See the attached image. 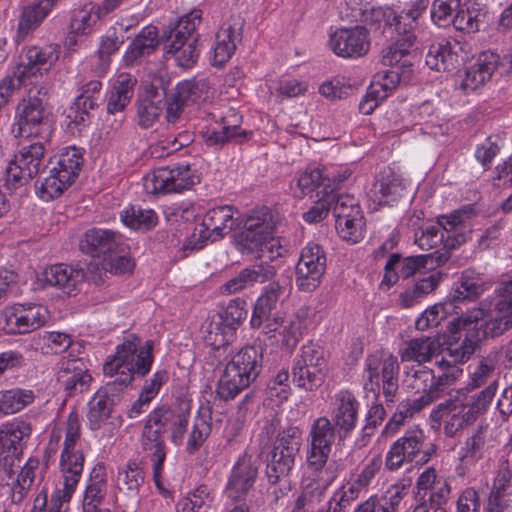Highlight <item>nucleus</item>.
I'll return each instance as SVG.
<instances>
[{
    "instance_id": "obj_1",
    "label": "nucleus",
    "mask_w": 512,
    "mask_h": 512,
    "mask_svg": "<svg viewBox=\"0 0 512 512\" xmlns=\"http://www.w3.org/2000/svg\"><path fill=\"white\" fill-rule=\"evenodd\" d=\"M140 339L131 334L116 347L114 355L103 365L106 376L114 378L101 387L88 403L87 419L92 430H98L110 418L119 395L131 383L135 374L145 376L153 362V342L139 348Z\"/></svg>"
},
{
    "instance_id": "obj_2",
    "label": "nucleus",
    "mask_w": 512,
    "mask_h": 512,
    "mask_svg": "<svg viewBox=\"0 0 512 512\" xmlns=\"http://www.w3.org/2000/svg\"><path fill=\"white\" fill-rule=\"evenodd\" d=\"M202 11L193 9L176 22L164 26L160 40L164 44V57L174 58L179 67H193L199 58L198 35H194L199 25Z\"/></svg>"
},
{
    "instance_id": "obj_3",
    "label": "nucleus",
    "mask_w": 512,
    "mask_h": 512,
    "mask_svg": "<svg viewBox=\"0 0 512 512\" xmlns=\"http://www.w3.org/2000/svg\"><path fill=\"white\" fill-rule=\"evenodd\" d=\"M262 368V348L254 345L244 346L226 364L217 384V395L224 401L234 399L257 379Z\"/></svg>"
},
{
    "instance_id": "obj_4",
    "label": "nucleus",
    "mask_w": 512,
    "mask_h": 512,
    "mask_svg": "<svg viewBox=\"0 0 512 512\" xmlns=\"http://www.w3.org/2000/svg\"><path fill=\"white\" fill-rule=\"evenodd\" d=\"M512 328V315L496 303L492 309L481 307L468 310L465 315L451 320L447 326L451 334L460 331H471L478 342L487 338H495Z\"/></svg>"
},
{
    "instance_id": "obj_5",
    "label": "nucleus",
    "mask_w": 512,
    "mask_h": 512,
    "mask_svg": "<svg viewBox=\"0 0 512 512\" xmlns=\"http://www.w3.org/2000/svg\"><path fill=\"white\" fill-rule=\"evenodd\" d=\"M48 93L44 86H33L16 108V136L31 137L48 134L51 128Z\"/></svg>"
},
{
    "instance_id": "obj_6",
    "label": "nucleus",
    "mask_w": 512,
    "mask_h": 512,
    "mask_svg": "<svg viewBox=\"0 0 512 512\" xmlns=\"http://www.w3.org/2000/svg\"><path fill=\"white\" fill-rule=\"evenodd\" d=\"M178 412L161 406L150 412L142 432V448L148 454L153 469V479L160 487V477L166 459L163 434L169 429Z\"/></svg>"
},
{
    "instance_id": "obj_7",
    "label": "nucleus",
    "mask_w": 512,
    "mask_h": 512,
    "mask_svg": "<svg viewBox=\"0 0 512 512\" xmlns=\"http://www.w3.org/2000/svg\"><path fill=\"white\" fill-rule=\"evenodd\" d=\"M436 452V446L426 443V437L418 427L408 429L390 447L385 458V467L389 471L400 469L405 463L426 464Z\"/></svg>"
},
{
    "instance_id": "obj_8",
    "label": "nucleus",
    "mask_w": 512,
    "mask_h": 512,
    "mask_svg": "<svg viewBox=\"0 0 512 512\" xmlns=\"http://www.w3.org/2000/svg\"><path fill=\"white\" fill-rule=\"evenodd\" d=\"M399 363L395 356L370 354L365 359L364 389L377 395L382 383L386 402H394L399 389Z\"/></svg>"
},
{
    "instance_id": "obj_9",
    "label": "nucleus",
    "mask_w": 512,
    "mask_h": 512,
    "mask_svg": "<svg viewBox=\"0 0 512 512\" xmlns=\"http://www.w3.org/2000/svg\"><path fill=\"white\" fill-rule=\"evenodd\" d=\"M246 302L236 298L214 314L207 326L205 342L215 350L226 347L235 337L237 329L247 316Z\"/></svg>"
},
{
    "instance_id": "obj_10",
    "label": "nucleus",
    "mask_w": 512,
    "mask_h": 512,
    "mask_svg": "<svg viewBox=\"0 0 512 512\" xmlns=\"http://www.w3.org/2000/svg\"><path fill=\"white\" fill-rule=\"evenodd\" d=\"M44 153L45 148L41 142L23 146L6 167L5 186L7 189L16 190L34 178L40 171Z\"/></svg>"
},
{
    "instance_id": "obj_11",
    "label": "nucleus",
    "mask_w": 512,
    "mask_h": 512,
    "mask_svg": "<svg viewBox=\"0 0 512 512\" xmlns=\"http://www.w3.org/2000/svg\"><path fill=\"white\" fill-rule=\"evenodd\" d=\"M49 311L37 303H16L6 307L1 314L3 329L8 334H26L43 327Z\"/></svg>"
},
{
    "instance_id": "obj_12",
    "label": "nucleus",
    "mask_w": 512,
    "mask_h": 512,
    "mask_svg": "<svg viewBox=\"0 0 512 512\" xmlns=\"http://www.w3.org/2000/svg\"><path fill=\"white\" fill-rule=\"evenodd\" d=\"M283 294V286L278 281H272L262 290L257 298L250 325L254 329H262L266 335H270L283 325V317L276 310L280 296Z\"/></svg>"
},
{
    "instance_id": "obj_13",
    "label": "nucleus",
    "mask_w": 512,
    "mask_h": 512,
    "mask_svg": "<svg viewBox=\"0 0 512 512\" xmlns=\"http://www.w3.org/2000/svg\"><path fill=\"white\" fill-rule=\"evenodd\" d=\"M198 179L189 166L161 167L144 178V189L150 194L180 193L191 189Z\"/></svg>"
},
{
    "instance_id": "obj_14",
    "label": "nucleus",
    "mask_w": 512,
    "mask_h": 512,
    "mask_svg": "<svg viewBox=\"0 0 512 512\" xmlns=\"http://www.w3.org/2000/svg\"><path fill=\"white\" fill-rule=\"evenodd\" d=\"M460 373V369L452 368L436 376L432 369L424 367L413 372L409 378V387L415 390V393L421 394L417 399L430 405L450 389Z\"/></svg>"
},
{
    "instance_id": "obj_15",
    "label": "nucleus",
    "mask_w": 512,
    "mask_h": 512,
    "mask_svg": "<svg viewBox=\"0 0 512 512\" xmlns=\"http://www.w3.org/2000/svg\"><path fill=\"white\" fill-rule=\"evenodd\" d=\"M326 254L322 246L308 243L296 265V285L300 291L312 292L321 283L326 270Z\"/></svg>"
},
{
    "instance_id": "obj_16",
    "label": "nucleus",
    "mask_w": 512,
    "mask_h": 512,
    "mask_svg": "<svg viewBox=\"0 0 512 512\" xmlns=\"http://www.w3.org/2000/svg\"><path fill=\"white\" fill-rule=\"evenodd\" d=\"M235 224L234 211L231 206H220L210 209L204 216L200 237L197 241L189 240L182 249L184 251L199 250L203 248L207 240L215 242L230 233Z\"/></svg>"
},
{
    "instance_id": "obj_17",
    "label": "nucleus",
    "mask_w": 512,
    "mask_h": 512,
    "mask_svg": "<svg viewBox=\"0 0 512 512\" xmlns=\"http://www.w3.org/2000/svg\"><path fill=\"white\" fill-rule=\"evenodd\" d=\"M169 82L156 77L137 101V123L143 129L151 128L159 119L165 107Z\"/></svg>"
},
{
    "instance_id": "obj_18",
    "label": "nucleus",
    "mask_w": 512,
    "mask_h": 512,
    "mask_svg": "<svg viewBox=\"0 0 512 512\" xmlns=\"http://www.w3.org/2000/svg\"><path fill=\"white\" fill-rule=\"evenodd\" d=\"M329 46L339 57L357 59L370 49L369 31L364 26L340 28L330 34Z\"/></svg>"
},
{
    "instance_id": "obj_19",
    "label": "nucleus",
    "mask_w": 512,
    "mask_h": 512,
    "mask_svg": "<svg viewBox=\"0 0 512 512\" xmlns=\"http://www.w3.org/2000/svg\"><path fill=\"white\" fill-rule=\"evenodd\" d=\"M472 213L473 209L471 207H464L452 212L448 216H442L440 218V226L446 231L447 236H444L442 242L444 246L442 250H437L432 253L435 254L436 266L446 263L451 256V251L466 243L468 234L462 223L466 218H469Z\"/></svg>"
},
{
    "instance_id": "obj_20",
    "label": "nucleus",
    "mask_w": 512,
    "mask_h": 512,
    "mask_svg": "<svg viewBox=\"0 0 512 512\" xmlns=\"http://www.w3.org/2000/svg\"><path fill=\"white\" fill-rule=\"evenodd\" d=\"M336 437V427L326 417L317 418L310 430V451L307 462L311 469L321 470L329 458Z\"/></svg>"
},
{
    "instance_id": "obj_21",
    "label": "nucleus",
    "mask_w": 512,
    "mask_h": 512,
    "mask_svg": "<svg viewBox=\"0 0 512 512\" xmlns=\"http://www.w3.org/2000/svg\"><path fill=\"white\" fill-rule=\"evenodd\" d=\"M258 474V461L245 452L234 464L225 492L233 501H242L253 488Z\"/></svg>"
},
{
    "instance_id": "obj_22",
    "label": "nucleus",
    "mask_w": 512,
    "mask_h": 512,
    "mask_svg": "<svg viewBox=\"0 0 512 512\" xmlns=\"http://www.w3.org/2000/svg\"><path fill=\"white\" fill-rule=\"evenodd\" d=\"M59 59V47L57 45H46L44 47L31 46L23 56L15 72L16 88L25 83L40 70L48 71L49 68Z\"/></svg>"
},
{
    "instance_id": "obj_23",
    "label": "nucleus",
    "mask_w": 512,
    "mask_h": 512,
    "mask_svg": "<svg viewBox=\"0 0 512 512\" xmlns=\"http://www.w3.org/2000/svg\"><path fill=\"white\" fill-rule=\"evenodd\" d=\"M468 57L469 53L458 41L442 40L430 45L426 64L438 72H453L457 71Z\"/></svg>"
},
{
    "instance_id": "obj_24",
    "label": "nucleus",
    "mask_w": 512,
    "mask_h": 512,
    "mask_svg": "<svg viewBox=\"0 0 512 512\" xmlns=\"http://www.w3.org/2000/svg\"><path fill=\"white\" fill-rule=\"evenodd\" d=\"M434 266H436L435 254L432 253L409 256L403 259L400 254L394 253L389 256L384 267L385 273L382 283L391 286L398 281L399 277L408 279L416 272L422 269H432Z\"/></svg>"
},
{
    "instance_id": "obj_25",
    "label": "nucleus",
    "mask_w": 512,
    "mask_h": 512,
    "mask_svg": "<svg viewBox=\"0 0 512 512\" xmlns=\"http://www.w3.org/2000/svg\"><path fill=\"white\" fill-rule=\"evenodd\" d=\"M57 381L67 396L72 397L89 389L92 376L83 359H67L60 362Z\"/></svg>"
},
{
    "instance_id": "obj_26",
    "label": "nucleus",
    "mask_w": 512,
    "mask_h": 512,
    "mask_svg": "<svg viewBox=\"0 0 512 512\" xmlns=\"http://www.w3.org/2000/svg\"><path fill=\"white\" fill-rule=\"evenodd\" d=\"M79 247L85 254L92 257L105 258L110 253L123 250L121 234L108 229L91 228L82 236Z\"/></svg>"
},
{
    "instance_id": "obj_27",
    "label": "nucleus",
    "mask_w": 512,
    "mask_h": 512,
    "mask_svg": "<svg viewBox=\"0 0 512 512\" xmlns=\"http://www.w3.org/2000/svg\"><path fill=\"white\" fill-rule=\"evenodd\" d=\"M359 402L348 390L335 395L332 419L340 439H344L355 428L358 418Z\"/></svg>"
},
{
    "instance_id": "obj_28",
    "label": "nucleus",
    "mask_w": 512,
    "mask_h": 512,
    "mask_svg": "<svg viewBox=\"0 0 512 512\" xmlns=\"http://www.w3.org/2000/svg\"><path fill=\"white\" fill-rule=\"evenodd\" d=\"M276 276V268L268 262H259L242 269L237 276L221 287L224 294H234L254 284L272 282Z\"/></svg>"
},
{
    "instance_id": "obj_29",
    "label": "nucleus",
    "mask_w": 512,
    "mask_h": 512,
    "mask_svg": "<svg viewBox=\"0 0 512 512\" xmlns=\"http://www.w3.org/2000/svg\"><path fill=\"white\" fill-rule=\"evenodd\" d=\"M484 292V285L479 277H475L471 272L466 271L462 273L459 280L454 284L451 292L445 300L450 303L452 310L456 315L463 316L466 312L463 311L461 305L466 302L476 301Z\"/></svg>"
},
{
    "instance_id": "obj_30",
    "label": "nucleus",
    "mask_w": 512,
    "mask_h": 512,
    "mask_svg": "<svg viewBox=\"0 0 512 512\" xmlns=\"http://www.w3.org/2000/svg\"><path fill=\"white\" fill-rule=\"evenodd\" d=\"M30 428L23 422H8L0 426V464L11 466L21 454V441L29 435Z\"/></svg>"
},
{
    "instance_id": "obj_31",
    "label": "nucleus",
    "mask_w": 512,
    "mask_h": 512,
    "mask_svg": "<svg viewBox=\"0 0 512 512\" xmlns=\"http://www.w3.org/2000/svg\"><path fill=\"white\" fill-rule=\"evenodd\" d=\"M84 455L79 450H62L60 470L63 476V489L60 492L64 501H69L82 475Z\"/></svg>"
},
{
    "instance_id": "obj_32",
    "label": "nucleus",
    "mask_w": 512,
    "mask_h": 512,
    "mask_svg": "<svg viewBox=\"0 0 512 512\" xmlns=\"http://www.w3.org/2000/svg\"><path fill=\"white\" fill-rule=\"evenodd\" d=\"M83 279L84 273L81 269L66 264H56L46 268L39 278L44 287H57L67 294H71Z\"/></svg>"
},
{
    "instance_id": "obj_33",
    "label": "nucleus",
    "mask_w": 512,
    "mask_h": 512,
    "mask_svg": "<svg viewBox=\"0 0 512 512\" xmlns=\"http://www.w3.org/2000/svg\"><path fill=\"white\" fill-rule=\"evenodd\" d=\"M499 55L486 51L479 55L477 61L470 66L461 83L465 91H474L491 78L498 68Z\"/></svg>"
},
{
    "instance_id": "obj_34",
    "label": "nucleus",
    "mask_w": 512,
    "mask_h": 512,
    "mask_svg": "<svg viewBox=\"0 0 512 512\" xmlns=\"http://www.w3.org/2000/svg\"><path fill=\"white\" fill-rule=\"evenodd\" d=\"M51 10L50 4L44 3L42 0H36L31 5L24 7L15 35L16 43L24 42L40 26Z\"/></svg>"
},
{
    "instance_id": "obj_35",
    "label": "nucleus",
    "mask_w": 512,
    "mask_h": 512,
    "mask_svg": "<svg viewBox=\"0 0 512 512\" xmlns=\"http://www.w3.org/2000/svg\"><path fill=\"white\" fill-rule=\"evenodd\" d=\"M297 185L303 195L310 194L311 198L313 192H316L315 197L334 196L335 185L331 184L330 174L325 173L324 169H306L298 178Z\"/></svg>"
},
{
    "instance_id": "obj_36",
    "label": "nucleus",
    "mask_w": 512,
    "mask_h": 512,
    "mask_svg": "<svg viewBox=\"0 0 512 512\" xmlns=\"http://www.w3.org/2000/svg\"><path fill=\"white\" fill-rule=\"evenodd\" d=\"M145 473L136 461H129L120 468L116 477V488L131 500H137L141 486L144 484Z\"/></svg>"
},
{
    "instance_id": "obj_37",
    "label": "nucleus",
    "mask_w": 512,
    "mask_h": 512,
    "mask_svg": "<svg viewBox=\"0 0 512 512\" xmlns=\"http://www.w3.org/2000/svg\"><path fill=\"white\" fill-rule=\"evenodd\" d=\"M161 42L158 37V29L153 25H148L139 32L132 43L129 45L124 60L127 64H132L142 57L149 56Z\"/></svg>"
},
{
    "instance_id": "obj_38",
    "label": "nucleus",
    "mask_w": 512,
    "mask_h": 512,
    "mask_svg": "<svg viewBox=\"0 0 512 512\" xmlns=\"http://www.w3.org/2000/svg\"><path fill=\"white\" fill-rule=\"evenodd\" d=\"M83 166L81 149L76 147L65 148L58 156L56 165L51 168V173L62 177L66 183L72 185Z\"/></svg>"
},
{
    "instance_id": "obj_39",
    "label": "nucleus",
    "mask_w": 512,
    "mask_h": 512,
    "mask_svg": "<svg viewBox=\"0 0 512 512\" xmlns=\"http://www.w3.org/2000/svg\"><path fill=\"white\" fill-rule=\"evenodd\" d=\"M242 39L240 28L231 25L223 26L216 34V42L213 48V65L221 66L234 54L237 43Z\"/></svg>"
},
{
    "instance_id": "obj_40",
    "label": "nucleus",
    "mask_w": 512,
    "mask_h": 512,
    "mask_svg": "<svg viewBox=\"0 0 512 512\" xmlns=\"http://www.w3.org/2000/svg\"><path fill=\"white\" fill-rule=\"evenodd\" d=\"M405 186L402 180L394 175L381 176L374 184L371 190L372 198L378 205L392 206L395 202L403 197Z\"/></svg>"
},
{
    "instance_id": "obj_41",
    "label": "nucleus",
    "mask_w": 512,
    "mask_h": 512,
    "mask_svg": "<svg viewBox=\"0 0 512 512\" xmlns=\"http://www.w3.org/2000/svg\"><path fill=\"white\" fill-rule=\"evenodd\" d=\"M136 79L128 74H121L114 82L107 102V112L115 114L124 111L130 103L133 94Z\"/></svg>"
},
{
    "instance_id": "obj_42",
    "label": "nucleus",
    "mask_w": 512,
    "mask_h": 512,
    "mask_svg": "<svg viewBox=\"0 0 512 512\" xmlns=\"http://www.w3.org/2000/svg\"><path fill=\"white\" fill-rule=\"evenodd\" d=\"M441 344L438 339L431 337H420L411 339L401 353L403 361H415L419 364L431 360L439 351Z\"/></svg>"
},
{
    "instance_id": "obj_43",
    "label": "nucleus",
    "mask_w": 512,
    "mask_h": 512,
    "mask_svg": "<svg viewBox=\"0 0 512 512\" xmlns=\"http://www.w3.org/2000/svg\"><path fill=\"white\" fill-rule=\"evenodd\" d=\"M72 344L71 336L61 332H44L33 337L31 346L43 355L65 352Z\"/></svg>"
},
{
    "instance_id": "obj_44",
    "label": "nucleus",
    "mask_w": 512,
    "mask_h": 512,
    "mask_svg": "<svg viewBox=\"0 0 512 512\" xmlns=\"http://www.w3.org/2000/svg\"><path fill=\"white\" fill-rule=\"evenodd\" d=\"M295 458V455L273 447L266 466L269 483L276 484L282 477L287 476L294 466Z\"/></svg>"
},
{
    "instance_id": "obj_45",
    "label": "nucleus",
    "mask_w": 512,
    "mask_h": 512,
    "mask_svg": "<svg viewBox=\"0 0 512 512\" xmlns=\"http://www.w3.org/2000/svg\"><path fill=\"white\" fill-rule=\"evenodd\" d=\"M441 274L434 273L420 279L412 287L406 289L400 295L403 307L410 308L418 303L422 298L433 292L441 281Z\"/></svg>"
},
{
    "instance_id": "obj_46",
    "label": "nucleus",
    "mask_w": 512,
    "mask_h": 512,
    "mask_svg": "<svg viewBox=\"0 0 512 512\" xmlns=\"http://www.w3.org/2000/svg\"><path fill=\"white\" fill-rule=\"evenodd\" d=\"M123 223L131 229L148 231L156 226L158 217L154 210L131 206L121 214Z\"/></svg>"
},
{
    "instance_id": "obj_47",
    "label": "nucleus",
    "mask_w": 512,
    "mask_h": 512,
    "mask_svg": "<svg viewBox=\"0 0 512 512\" xmlns=\"http://www.w3.org/2000/svg\"><path fill=\"white\" fill-rule=\"evenodd\" d=\"M326 371L293 365L292 381L297 387L305 391H316L324 383Z\"/></svg>"
},
{
    "instance_id": "obj_48",
    "label": "nucleus",
    "mask_w": 512,
    "mask_h": 512,
    "mask_svg": "<svg viewBox=\"0 0 512 512\" xmlns=\"http://www.w3.org/2000/svg\"><path fill=\"white\" fill-rule=\"evenodd\" d=\"M30 390L11 389L0 392V415L14 414L33 401Z\"/></svg>"
},
{
    "instance_id": "obj_49",
    "label": "nucleus",
    "mask_w": 512,
    "mask_h": 512,
    "mask_svg": "<svg viewBox=\"0 0 512 512\" xmlns=\"http://www.w3.org/2000/svg\"><path fill=\"white\" fill-rule=\"evenodd\" d=\"M243 228L251 232H259L260 235L270 238L276 228L269 208L262 207L254 210L244 221Z\"/></svg>"
},
{
    "instance_id": "obj_50",
    "label": "nucleus",
    "mask_w": 512,
    "mask_h": 512,
    "mask_svg": "<svg viewBox=\"0 0 512 512\" xmlns=\"http://www.w3.org/2000/svg\"><path fill=\"white\" fill-rule=\"evenodd\" d=\"M211 417L199 414L195 417L186 443L188 454L196 453L205 443L212 431Z\"/></svg>"
},
{
    "instance_id": "obj_51",
    "label": "nucleus",
    "mask_w": 512,
    "mask_h": 512,
    "mask_svg": "<svg viewBox=\"0 0 512 512\" xmlns=\"http://www.w3.org/2000/svg\"><path fill=\"white\" fill-rule=\"evenodd\" d=\"M39 467V461L30 458L18 474L17 480L12 487V501L19 503L23 500L35 478V470Z\"/></svg>"
},
{
    "instance_id": "obj_52",
    "label": "nucleus",
    "mask_w": 512,
    "mask_h": 512,
    "mask_svg": "<svg viewBox=\"0 0 512 512\" xmlns=\"http://www.w3.org/2000/svg\"><path fill=\"white\" fill-rule=\"evenodd\" d=\"M452 312L451 304L446 301L430 306L417 318L416 329L425 331L437 327Z\"/></svg>"
},
{
    "instance_id": "obj_53",
    "label": "nucleus",
    "mask_w": 512,
    "mask_h": 512,
    "mask_svg": "<svg viewBox=\"0 0 512 512\" xmlns=\"http://www.w3.org/2000/svg\"><path fill=\"white\" fill-rule=\"evenodd\" d=\"M460 6L461 0H434L430 11L431 20L439 27H447Z\"/></svg>"
},
{
    "instance_id": "obj_54",
    "label": "nucleus",
    "mask_w": 512,
    "mask_h": 512,
    "mask_svg": "<svg viewBox=\"0 0 512 512\" xmlns=\"http://www.w3.org/2000/svg\"><path fill=\"white\" fill-rule=\"evenodd\" d=\"M251 134L252 133L250 131L243 130L237 125H225L221 130L212 131L207 134L205 142L208 146L223 145L231 141H234L235 143H242L251 136Z\"/></svg>"
},
{
    "instance_id": "obj_55",
    "label": "nucleus",
    "mask_w": 512,
    "mask_h": 512,
    "mask_svg": "<svg viewBox=\"0 0 512 512\" xmlns=\"http://www.w3.org/2000/svg\"><path fill=\"white\" fill-rule=\"evenodd\" d=\"M69 186L71 185L66 183L62 177L51 172L48 177L37 180L35 183L36 193L44 201L59 197Z\"/></svg>"
},
{
    "instance_id": "obj_56",
    "label": "nucleus",
    "mask_w": 512,
    "mask_h": 512,
    "mask_svg": "<svg viewBox=\"0 0 512 512\" xmlns=\"http://www.w3.org/2000/svg\"><path fill=\"white\" fill-rule=\"evenodd\" d=\"M364 21L367 25L395 26L397 33H401V17L390 7H373L364 13Z\"/></svg>"
},
{
    "instance_id": "obj_57",
    "label": "nucleus",
    "mask_w": 512,
    "mask_h": 512,
    "mask_svg": "<svg viewBox=\"0 0 512 512\" xmlns=\"http://www.w3.org/2000/svg\"><path fill=\"white\" fill-rule=\"evenodd\" d=\"M399 37L393 43V46L397 48V52L402 58V68L410 70L412 62L409 59L410 54L414 50L416 35L413 32V26L410 25V29L406 27V23L402 25L401 33H398Z\"/></svg>"
},
{
    "instance_id": "obj_58",
    "label": "nucleus",
    "mask_w": 512,
    "mask_h": 512,
    "mask_svg": "<svg viewBox=\"0 0 512 512\" xmlns=\"http://www.w3.org/2000/svg\"><path fill=\"white\" fill-rule=\"evenodd\" d=\"M477 419L475 414L462 402L446 420L444 432L447 436L453 437L463 427L474 423Z\"/></svg>"
},
{
    "instance_id": "obj_59",
    "label": "nucleus",
    "mask_w": 512,
    "mask_h": 512,
    "mask_svg": "<svg viewBox=\"0 0 512 512\" xmlns=\"http://www.w3.org/2000/svg\"><path fill=\"white\" fill-rule=\"evenodd\" d=\"M301 441L300 429L295 426H289L278 432L273 447L297 456L300 451Z\"/></svg>"
},
{
    "instance_id": "obj_60",
    "label": "nucleus",
    "mask_w": 512,
    "mask_h": 512,
    "mask_svg": "<svg viewBox=\"0 0 512 512\" xmlns=\"http://www.w3.org/2000/svg\"><path fill=\"white\" fill-rule=\"evenodd\" d=\"M478 343V338H475L471 331H465V338L461 344H450L446 354L454 364L463 363L474 353Z\"/></svg>"
},
{
    "instance_id": "obj_61",
    "label": "nucleus",
    "mask_w": 512,
    "mask_h": 512,
    "mask_svg": "<svg viewBox=\"0 0 512 512\" xmlns=\"http://www.w3.org/2000/svg\"><path fill=\"white\" fill-rule=\"evenodd\" d=\"M206 87L204 81L185 80L176 86L174 96L185 106L195 103L203 98V89Z\"/></svg>"
},
{
    "instance_id": "obj_62",
    "label": "nucleus",
    "mask_w": 512,
    "mask_h": 512,
    "mask_svg": "<svg viewBox=\"0 0 512 512\" xmlns=\"http://www.w3.org/2000/svg\"><path fill=\"white\" fill-rule=\"evenodd\" d=\"M266 239L269 238L260 235L259 232H251L243 228L235 235V244L242 254H252L256 251L263 252V244H265Z\"/></svg>"
},
{
    "instance_id": "obj_63",
    "label": "nucleus",
    "mask_w": 512,
    "mask_h": 512,
    "mask_svg": "<svg viewBox=\"0 0 512 512\" xmlns=\"http://www.w3.org/2000/svg\"><path fill=\"white\" fill-rule=\"evenodd\" d=\"M133 267L134 262L126 255L124 244L123 250L110 253L108 256L103 258L102 261V269L113 274H125L127 272H131Z\"/></svg>"
},
{
    "instance_id": "obj_64",
    "label": "nucleus",
    "mask_w": 512,
    "mask_h": 512,
    "mask_svg": "<svg viewBox=\"0 0 512 512\" xmlns=\"http://www.w3.org/2000/svg\"><path fill=\"white\" fill-rule=\"evenodd\" d=\"M102 84L98 80H91L81 86V93L76 97L77 108L96 109L101 101Z\"/></svg>"
}]
</instances>
